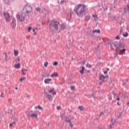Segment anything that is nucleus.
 <instances>
[{
    "mask_svg": "<svg viewBox=\"0 0 129 129\" xmlns=\"http://www.w3.org/2000/svg\"><path fill=\"white\" fill-rule=\"evenodd\" d=\"M122 32H123L122 29L120 30V34H122Z\"/></svg>",
    "mask_w": 129,
    "mask_h": 129,
    "instance_id": "09e8293b",
    "label": "nucleus"
},
{
    "mask_svg": "<svg viewBox=\"0 0 129 129\" xmlns=\"http://www.w3.org/2000/svg\"><path fill=\"white\" fill-rule=\"evenodd\" d=\"M25 8L26 10V13L23 12L21 16L19 15V14L16 16L17 19L19 20V21L20 22H23L26 19V18H27V14H30V13L33 11V9L31 6L26 5Z\"/></svg>",
    "mask_w": 129,
    "mask_h": 129,
    "instance_id": "f257e3e1",
    "label": "nucleus"
},
{
    "mask_svg": "<svg viewBox=\"0 0 129 129\" xmlns=\"http://www.w3.org/2000/svg\"><path fill=\"white\" fill-rule=\"evenodd\" d=\"M1 97H2V98L5 97V96H4V92L2 93Z\"/></svg>",
    "mask_w": 129,
    "mask_h": 129,
    "instance_id": "a19ab883",
    "label": "nucleus"
},
{
    "mask_svg": "<svg viewBox=\"0 0 129 129\" xmlns=\"http://www.w3.org/2000/svg\"><path fill=\"white\" fill-rule=\"evenodd\" d=\"M121 104V103H119V102L117 103V105H120Z\"/></svg>",
    "mask_w": 129,
    "mask_h": 129,
    "instance_id": "052dcab7",
    "label": "nucleus"
},
{
    "mask_svg": "<svg viewBox=\"0 0 129 129\" xmlns=\"http://www.w3.org/2000/svg\"><path fill=\"white\" fill-rule=\"evenodd\" d=\"M72 119H74V117L73 116H72L70 120H67V122H69V123H70V126H71L72 128L74 126V124H73L72 122L71 121Z\"/></svg>",
    "mask_w": 129,
    "mask_h": 129,
    "instance_id": "0eeeda50",
    "label": "nucleus"
},
{
    "mask_svg": "<svg viewBox=\"0 0 129 129\" xmlns=\"http://www.w3.org/2000/svg\"><path fill=\"white\" fill-rule=\"evenodd\" d=\"M66 27H65V25L61 24V29L62 30H64V29H66Z\"/></svg>",
    "mask_w": 129,
    "mask_h": 129,
    "instance_id": "5701e85b",
    "label": "nucleus"
},
{
    "mask_svg": "<svg viewBox=\"0 0 129 129\" xmlns=\"http://www.w3.org/2000/svg\"><path fill=\"white\" fill-rule=\"evenodd\" d=\"M66 122H67V120H70V119H68V117L66 116V119L64 120Z\"/></svg>",
    "mask_w": 129,
    "mask_h": 129,
    "instance_id": "473e14b6",
    "label": "nucleus"
},
{
    "mask_svg": "<svg viewBox=\"0 0 129 129\" xmlns=\"http://www.w3.org/2000/svg\"><path fill=\"white\" fill-rule=\"evenodd\" d=\"M53 91H54V89L49 90V93H52V92H53Z\"/></svg>",
    "mask_w": 129,
    "mask_h": 129,
    "instance_id": "4c0bfd02",
    "label": "nucleus"
},
{
    "mask_svg": "<svg viewBox=\"0 0 129 129\" xmlns=\"http://www.w3.org/2000/svg\"><path fill=\"white\" fill-rule=\"evenodd\" d=\"M85 63H86V61H84L83 62V65H85Z\"/></svg>",
    "mask_w": 129,
    "mask_h": 129,
    "instance_id": "603ef678",
    "label": "nucleus"
},
{
    "mask_svg": "<svg viewBox=\"0 0 129 129\" xmlns=\"http://www.w3.org/2000/svg\"><path fill=\"white\" fill-rule=\"evenodd\" d=\"M35 109H37V108H38L40 110H43V107L40 106V105L35 107Z\"/></svg>",
    "mask_w": 129,
    "mask_h": 129,
    "instance_id": "f3484780",
    "label": "nucleus"
},
{
    "mask_svg": "<svg viewBox=\"0 0 129 129\" xmlns=\"http://www.w3.org/2000/svg\"><path fill=\"white\" fill-rule=\"evenodd\" d=\"M104 74H107V71H105V72H104Z\"/></svg>",
    "mask_w": 129,
    "mask_h": 129,
    "instance_id": "69168bd1",
    "label": "nucleus"
},
{
    "mask_svg": "<svg viewBox=\"0 0 129 129\" xmlns=\"http://www.w3.org/2000/svg\"><path fill=\"white\" fill-rule=\"evenodd\" d=\"M56 109H57V110H60V109H61V106H58L56 108Z\"/></svg>",
    "mask_w": 129,
    "mask_h": 129,
    "instance_id": "f704fd0d",
    "label": "nucleus"
},
{
    "mask_svg": "<svg viewBox=\"0 0 129 129\" xmlns=\"http://www.w3.org/2000/svg\"><path fill=\"white\" fill-rule=\"evenodd\" d=\"M45 93V97H46V98H47V99H48V100H49V101H52V99H53V97L52 96V95L48 94V93L44 92Z\"/></svg>",
    "mask_w": 129,
    "mask_h": 129,
    "instance_id": "423d86ee",
    "label": "nucleus"
},
{
    "mask_svg": "<svg viewBox=\"0 0 129 129\" xmlns=\"http://www.w3.org/2000/svg\"><path fill=\"white\" fill-rule=\"evenodd\" d=\"M90 16H86L85 18V21H86V22H88V21H89V20H90Z\"/></svg>",
    "mask_w": 129,
    "mask_h": 129,
    "instance_id": "4468645a",
    "label": "nucleus"
},
{
    "mask_svg": "<svg viewBox=\"0 0 129 129\" xmlns=\"http://www.w3.org/2000/svg\"><path fill=\"white\" fill-rule=\"evenodd\" d=\"M34 35H37V32H35L34 33Z\"/></svg>",
    "mask_w": 129,
    "mask_h": 129,
    "instance_id": "774afa93",
    "label": "nucleus"
},
{
    "mask_svg": "<svg viewBox=\"0 0 129 129\" xmlns=\"http://www.w3.org/2000/svg\"><path fill=\"white\" fill-rule=\"evenodd\" d=\"M126 30H127V31H128V32H129V26L127 27Z\"/></svg>",
    "mask_w": 129,
    "mask_h": 129,
    "instance_id": "864d4df0",
    "label": "nucleus"
},
{
    "mask_svg": "<svg viewBox=\"0 0 129 129\" xmlns=\"http://www.w3.org/2000/svg\"><path fill=\"white\" fill-rule=\"evenodd\" d=\"M4 16L7 23L11 21V15H10V13H9V12H4Z\"/></svg>",
    "mask_w": 129,
    "mask_h": 129,
    "instance_id": "39448f33",
    "label": "nucleus"
},
{
    "mask_svg": "<svg viewBox=\"0 0 129 129\" xmlns=\"http://www.w3.org/2000/svg\"><path fill=\"white\" fill-rule=\"evenodd\" d=\"M4 54H5L6 58H8V54H7V52H4Z\"/></svg>",
    "mask_w": 129,
    "mask_h": 129,
    "instance_id": "de8ad7c7",
    "label": "nucleus"
},
{
    "mask_svg": "<svg viewBox=\"0 0 129 129\" xmlns=\"http://www.w3.org/2000/svg\"><path fill=\"white\" fill-rule=\"evenodd\" d=\"M126 8H125L124 9V13H125V14H126Z\"/></svg>",
    "mask_w": 129,
    "mask_h": 129,
    "instance_id": "49530a36",
    "label": "nucleus"
},
{
    "mask_svg": "<svg viewBox=\"0 0 129 129\" xmlns=\"http://www.w3.org/2000/svg\"><path fill=\"white\" fill-rule=\"evenodd\" d=\"M15 56H18L19 55V51L18 50H14Z\"/></svg>",
    "mask_w": 129,
    "mask_h": 129,
    "instance_id": "aec40b11",
    "label": "nucleus"
},
{
    "mask_svg": "<svg viewBox=\"0 0 129 129\" xmlns=\"http://www.w3.org/2000/svg\"><path fill=\"white\" fill-rule=\"evenodd\" d=\"M16 122H17L16 121H14L12 122V124H13V125H16Z\"/></svg>",
    "mask_w": 129,
    "mask_h": 129,
    "instance_id": "c03bdc74",
    "label": "nucleus"
},
{
    "mask_svg": "<svg viewBox=\"0 0 129 129\" xmlns=\"http://www.w3.org/2000/svg\"><path fill=\"white\" fill-rule=\"evenodd\" d=\"M31 117H32L33 118H37L38 117V115L37 114H31L30 115Z\"/></svg>",
    "mask_w": 129,
    "mask_h": 129,
    "instance_id": "9d476101",
    "label": "nucleus"
},
{
    "mask_svg": "<svg viewBox=\"0 0 129 129\" xmlns=\"http://www.w3.org/2000/svg\"><path fill=\"white\" fill-rule=\"evenodd\" d=\"M112 99V97H109V100H111Z\"/></svg>",
    "mask_w": 129,
    "mask_h": 129,
    "instance_id": "4d7b16f0",
    "label": "nucleus"
},
{
    "mask_svg": "<svg viewBox=\"0 0 129 129\" xmlns=\"http://www.w3.org/2000/svg\"><path fill=\"white\" fill-rule=\"evenodd\" d=\"M21 67V64L20 63H18V64L15 65V68L16 69H19Z\"/></svg>",
    "mask_w": 129,
    "mask_h": 129,
    "instance_id": "2eb2a0df",
    "label": "nucleus"
},
{
    "mask_svg": "<svg viewBox=\"0 0 129 129\" xmlns=\"http://www.w3.org/2000/svg\"><path fill=\"white\" fill-rule=\"evenodd\" d=\"M103 82H102V81H101V82L99 83L100 85H101V84H102Z\"/></svg>",
    "mask_w": 129,
    "mask_h": 129,
    "instance_id": "e2e57ef3",
    "label": "nucleus"
},
{
    "mask_svg": "<svg viewBox=\"0 0 129 129\" xmlns=\"http://www.w3.org/2000/svg\"><path fill=\"white\" fill-rule=\"evenodd\" d=\"M57 65H58V62L57 61H54L53 64V66H57Z\"/></svg>",
    "mask_w": 129,
    "mask_h": 129,
    "instance_id": "c756f323",
    "label": "nucleus"
},
{
    "mask_svg": "<svg viewBox=\"0 0 129 129\" xmlns=\"http://www.w3.org/2000/svg\"><path fill=\"white\" fill-rule=\"evenodd\" d=\"M12 119H13V120H15L14 121H18V118L16 117V116H12Z\"/></svg>",
    "mask_w": 129,
    "mask_h": 129,
    "instance_id": "412c9836",
    "label": "nucleus"
},
{
    "mask_svg": "<svg viewBox=\"0 0 129 129\" xmlns=\"http://www.w3.org/2000/svg\"><path fill=\"white\" fill-rule=\"evenodd\" d=\"M126 8H127V11H128V12H129V5L128 4L127 5Z\"/></svg>",
    "mask_w": 129,
    "mask_h": 129,
    "instance_id": "58836bf2",
    "label": "nucleus"
},
{
    "mask_svg": "<svg viewBox=\"0 0 129 129\" xmlns=\"http://www.w3.org/2000/svg\"><path fill=\"white\" fill-rule=\"evenodd\" d=\"M33 32H34V33L36 32V29H35V28L33 29Z\"/></svg>",
    "mask_w": 129,
    "mask_h": 129,
    "instance_id": "680f3d73",
    "label": "nucleus"
},
{
    "mask_svg": "<svg viewBox=\"0 0 129 129\" xmlns=\"http://www.w3.org/2000/svg\"><path fill=\"white\" fill-rule=\"evenodd\" d=\"M58 22L52 20L49 25L50 29L52 32H55V31H58Z\"/></svg>",
    "mask_w": 129,
    "mask_h": 129,
    "instance_id": "7ed1b4c3",
    "label": "nucleus"
},
{
    "mask_svg": "<svg viewBox=\"0 0 129 129\" xmlns=\"http://www.w3.org/2000/svg\"><path fill=\"white\" fill-rule=\"evenodd\" d=\"M51 81H52V79H46L44 80V83H45V84H50Z\"/></svg>",
    "mask_w": 129,
    "mask_h": 129,
    "instance_id": "6e6552de",
    "label": "nucleus"
},
{
    "mask_svg": "<svg viewBox=\"0 0 129 129\" xmlns=\"http://www.w3.org/2000/svg\"><path fill=\"white\" fill-rule=\"evenodd\" d=\"M86 8V6L83 4L78 5L76 6L74 9V12L77 14L78 17H81V15L84 13V11Z\"/></svg>",
    "mask_w": 129,
    "mask_h": 129,
    "instance_id": "f03ea898",
    "label": "nucleus"
},
{
    "mask_svg": "<svg viewBox=\"0 0 129 129\" xmlns=\"http://www.w3.org/2000/svg\"><path fill=\"white\" fill-rule=\"evenodd\" d=\"M21 71L22 72H24V71H28V69H22Z\"/></svg>",
    "mask_w": 129,
    "mask_h": 129,
    "instance_id": "72a5a7b5",
    "label": "nucleus"
},
{
    "mask_svg": "<svg viewBox=\"0 0 129 129\" xmlns=\"http://www.w3.org/2000/svg\"><path fill=\"white\" fill-rule=\"evenodd\" d=\"M15 22H16V20L15 19H13L12 23H11V25L12 26V28H15V27H16V24L15 23Z\"/></svg>",
    "mask_w": 129,
    "mask_h": 129,
    "instance_id": "9b49d317",
    "label": "nucleus"
},
{
    "mask_svg": "<svg viewBox=\"0 0 129 129\" xmlns=\"http://www.w3.org/2000/svg\"><path fill=\"white\" fill-rule=\"evenodd\" d=\"M26 79L27 78L26 77H23V78L20 79V81L22 82V81H24V80H26Z\"/></svg>",
    "mask_w": 129,
    "mask_h": 129,
    "instance_id": "b1692460",
    "label": "nucleus"
},
{
    "mask_svg": "<svg viewBox=\"0 0 129 129\" xmlns=\"http://www.w3.org/2000/svg\"><path fill=\"white\" fill-rule=\"evenodd\" d=\"M103 114H104V113H103V112H101L100 113V114L99 115V116L100 117V116H101V115H103Z\"/></svg>",
    "mask_w": 129,
    "mask_h": 129,
    "instance_id": "79ce46f5",
    "label": "nucleus"
},
{
    "mask_svg": "<svg viewBox=\"0 0 129 129\" xmlns=\"http://www.w3.org/2000/svg\"><path fill=\"white\" fill-rule=\"evenodd\" d=\"M103 9H104V12L107 11V7H105V8L103 7Z\"/></svg>",
    "mask_w": 129,
    "mask_h": 129,
    "instance_id": "c9c22d12",
    "label": "nucleus"
},
{
    "mask_svg": "<svg viewBox=\"0 0 129 129\" xmlns=\"http://www.w3.org/2000/svg\"><path fill=\"white\" fill-rule=\"evenodd\" d=\"M71 90H74L75 89V87H74L73 86H71Z\"/></svg>",
    "mask_w": 129,
    "mask_h": 129,
    "instance_id": "2f4dec72",
    "label": "nucleus"
},
{
    "mask_svg": "<svg viewBox=\"0 0 129 129\" xmlns=\"http://www.w3.org/2000/svg\"><path fill=\"white\" fill-rule=\"evenodd\" d=\"M87 67H88V68H91V64H90L89 63H88L87 64Z\"/></svg>",
    "mask_w": 129,
    "mask_h": 129,
    "instance_id": "7c9ffc66",
    "label": "nucleus"
},
{
    "mask_svg": "<svg viewBox=\"0 0 129 129\" xmlns=\"http://www.w3.org/2000/svg\"><path fill=\"white\" fill-rule=\"evenodd\" d=\"M85 71V67H82V70L80 71L81 74H84Z\"/></svg>",
    "mask_w": 129,
    "mask_h": 129,
    "instance_id": "ddd939ff",
    "label": "nucleus"
},
{
    "mask_svg": "<svg viewBox=\"0 0 129 129\" xmlns=\"http://www.w3.org/2000/svg\"><path fill=\"white\" fill-rule=\"evenodd\" d=\"M93 33H97V30H95L93 32Z\"/></svg>",
    "mask_w": 129,
    "mask_h": 129,
    "instance_id": "13d9d810",
    "label": "nucleus"
},
{
    "mask_svg": "<svg viewBox=\"0 0 129 129\" xmlns=\"http://www.w3.org/2000/svg\"><path fill=\"white\" fill-rule=\"evenodd\" d=\"M120 98H119V97L117 96V100H120Z\"/></svg>",
    "mask_w": 129,
    "mask_h": 129,
    "instance_id": "6e6d98bb",
    "label": "nucleus"
},
{
    "mask_svg": "<svg viewBox=\"0 0 129 129\" xmlns=\"http://www.w3.org/2000/svg\"><path fill=\"white\" fill-rule=\"evenodd\" d=\"M105 79V77H104V76L103 75H102L100 77V80H101L102 82H104Z\"/></svg>",
    "mask_w": 129,
    "mask_h": 129,
    "instance_id": "1a4fd4ad",
    "label": "nucleus"
},
{
    "mask_svg": "<svg viewBox=\"0 0 129 129\" xmlns=\"http://www.w3.org/2000/svg\"><path fill=\"white\" fill-rule=\"evenodd\" d=\"M115 39H116V40H119V39H120V38H119V35L115 37Z\"/></svg>",
    "mask_w": 129,
    "mask_h": 129,
    "instance_id": "e433bc0d",
    "label": "nucleus"
},
{
    "mask_svg": "<svg viewBox=\"0 0 129 129\" xmlns=\"http://www.w3.org/2000/svg\"><path fill=\"white\" fill-rule=\"evenodd\" d=\"M97 57L99 58V60H100L101 57H100V54H99L97 55Z\"/></svg>",
    "mask_w": 129,
    "mask_h": 129,
    "instance_id": "a18cd8bd",
    "label": "nucleus"
},
{
    "mask_svg": "<svg viewBox=\"0 0 129 129\" xmlns=\"http://www.w3.org/2000/svg\"><path fill=\"white\" fill-rule=\"evenodd\" d=\"M97 33H98V34H100V30H98Z\"/></svg>",
    "mask_w": 129,
    "mask_h": 129,
    "instance_id": "8fccbe9b",
    "label": "nucleus"
},
{
    "mask_svg": "<svg viewBox=\"0 0 129 129\" xmlns=\"http://www.w3.org/2000/svg\"><path fill=\"white\" fill-rule=\"evenodd\" d=\"M113 124H114V123H112V124H110V128H112V125H113Z\"/></svg>",
    "mask_w": 129,
    "mask_h": 129,
    "instance_id": "37998d69",
    "label": "nucleus"
},
{
    "mask_svg": "<svg viewBox=\"0 0 129 129\" xmlns=\"http://www.w3.org/2000/svg\"><path fill=\"white\" fill-rule=\"evenodd\" d=\"M79 109H80V110H81V111H83V110H84V108H83V106H80L79 107Z\"/></svg>",
    "mask_w": 129,
    "mask_h": 129,
    "instance_id": "4be33fe9",
    "label": "nucleus"
},
{
    "mask_svg": "<svg viewBox=\"0 0 129 129\" xmlns=\"http://www.w3.org/2000/svg\"><path fill=\"white\" fill-rule=\"evenodd\" d=\"M12 125H14V124H13L12 123H10V125H9L10 127H11V126H12Z\"/></svg>",
    "mask_w": 129,
    "mask_h": 129,
    "instance_id": "3c124183",
    "label": "nucleus"
},
{
    "mask_svg": "<svg viewBox=\"0 0 129 129\" xmlns=\"http://www.w3.org/2000/svg\"><path fill=\"white\" fill-rule=\"evenodd\" d=\"M114 47H116V55L117 56L118 55V52L119 51L120 48H122L123 49L125 48V44H123L121 42H119L118 44V46H117V44H114Z\"/></svg>",
    "mask_w": 129,
    "mask_h": 129,
    "instance_id": "20e7f679",
    "label": "nucleus"
},
{
    "mask_svg": "<svg viewBox=\"0 0 129 129\" xmlns=\"http://www.w3.org/2000/svg\"><path fill=\"white\" fill-rule=\"evenodd\" d=\"M4 2L6 5H10V0H4Z\"/></svg>",
    "mask_w": 129,
    "mask_h": 129,
    "instance_id": "a211bd4d",
    "label": "nucleus"
},
{
    "mask_svg": "<svg viewBox=\"0 0 129 129\" xmlns=\"http://www.w3.org/2000/svg\"><path fill=\"white\" fill-rule=\"evenodd\" d=\"M123 37H127V36H128V33L127 32H126L125 34L123 33Z\"/></svg>",
    "mask_w": 129,
    "mask_h": 129,
    "instance_id": "c85d7f7f",
    "label": "nucleus"
},
{
    "mask_svg": "<svg viewBox=\"0 0 129 129\" xmlns=\"http://www.w3.org/2000/svg\"><path fill=\"white\" fill-rule=\"evenodd\" d=\"M49 76H50V74H47L46 77H49Z\"/></svg>",
    "mask_w": 129,
    "mask_h": 129,
    "instance_id": "0e129e2a",
    "label": "nucleus"
},
{
    "mask_svg": "<svg viewBox=\"0 0 129 129\" xmlns=\"http://www.w3.org/2000/svg\"><path fill=\"white\" fill-rule=\"evenodd\" d=\"M93 18H94V21H95V22H96L98 20V17L97 15H93Z\"/></svg>",
    "mask_w": 129,
    "mask_h": 129,
    "instance_id": "f8f14e48",
    "label": "nucleus"
},
{
    "mask_svg": "<svg viewBox=\"0 0 129 129\" xmlns=\"http://www.w3.org/2000/svg\"><path fill=\"white\" fill-rule=\"evenodd\" d=\"M64 116V114L63 113H62V114H61V115L60 116V117H61L62 118H63V116Z\"/></svg>",
    "mask_w": 129,
    "mask_h": 129,
    "instance_id": "5fc2aeb1",
    "label": "nucleus"
},
{
    "mask_svg": "<svg viewBox=\"0 0 129 129\" xmlns=\"http://www.w3.org/2000/svg\"><path fill=\"white\" fill-rule=\"evenodd\" d=\"M31 29H32V27H29L28 28V32H31Z\"/></svg>",
    "mask_w": 129,
    "mask_h": 129,
    "instance_id": "ea45409f",
    "label": "nucleus"
},
{
    "mask_svg": "<svg viewBox=\"0 0 129 129\" xmlns=\"http://www.w3.org/2000/svg\"><path fill=\"white\" fill-rule=\"evenodd\" d=\"M53 95H55L56 94V92H53Z\"/></svg>",
    "mask_w": 129,
    "mask_h": 129,
    "instance_id": "338daca9",
    "label": "nucleus"
},
{
    "mask_svg": "<svg viewBox=\"0 0 129 129\" xmlns=\"http://www.w3.org/2000/svg\"><path fill=\"white\" fill-rule=\"evenodd\" d=\"M22 72V75H26V73H25L24 72Z\"/></svg>",
    "mask_w": 129,
    "mask_h": 129,
    "instance_id": "bf43d9fd",
    "label": "nucleus"
},
{
    "mask_svg": "<svg viewBox=\"0 0 129 129\" xmlns=\"http://www.w3.org/2000/svg\"><path fill=\"white\" fill-rule=\"evenodd\" d=\"M58 76V73H54L52 74H51V77H57Z\"/></svg>",
    "mask_w": 129,
    "mask_h": 129,
    "instance_id": "dca6fc26",
    "label": "nucleus"
},
{
    "mask_svg": "<svg viewBox=\"0 0 129 129\" xmlns=\"http://www.w3.org/2000/svg\"><path fill=\"white\" fill-rule=\"evenodd\" d=\"M35 10H36V12H40L41 11V8L38 7V8H36Z\"/></svg>",
    "mask_w": 129,
    "mask_h": 129,
    "instance_id": "a878e982",
    "label": "nucleus"
},
{
    "mask_svg": "<svg viewBox=\"0 0 129 129\" xmlns=\"http://www.w3.org/2000/svg\"><path fill=\"white\" fill-rule=\"evenodd\" d=\"M108 45H110L111 47H112V45H114V44H115V43H113L111 41H109L108 43Z\"/></svg>",
    "mask_w": 129,
    "mask_h": 129,
    "instance_id": "6ab92c4d",
    "label": "nucleus"
},
{
    "mask_svg": "<svg viewBox=\"0 0 129 129\" xmlns=\"http://www.w3.org/2000/svg\"><path fill=\"white\" fill-rule=\"evenodd\" d=\"M126 51V49H125V48H123L122 50H121V51L122 52V54H125Z\"/></svg>",
    "mask_w": 129,
    "mask_h": 129,
    "instance_id": "393cba45",
    "label": "nucleus"
},
{
    "mask_svg": "<svg viewBox=\"0 0 129 129\" xmlns=\"http://www.w3.org/2000/svg\"><path fill=\"white\" fill-rule=\"evenodd\" d=\"M49 64V63L47 61L44 62V67H47V66H48V64Z\"/></svg>",
    "mask_w": 129,
    "mask_h": 129,
    "instance_id": "cd10ccee",
    "label": "nucleus"
},
{
    "mask_svg": "<svg viewBox=\"0 0 129 129\" xmlns=\"http://www.w3.org/2000/svg\"><path fill=\"white\" fill-rule=\"evenodd\" d=\"M115 17L114 16H109V20H113Z\"/></svg>",
    "mask_w": 129,
    "mask_h": 129,
    "instance_id": "bb28decb",
    "label": "nucleus"
}]
</instances>
